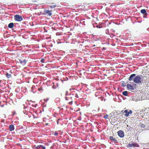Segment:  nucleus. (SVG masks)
<instances>
[{
    "mask_svg": "<svg viewBox=\"0 0 149 149\" xmlns=\"http://www.w3.org/2000/svg\"><path fill=\"white\" fill-rule=\"evenodd\" d=\"M77 92H78L77 91H75L71 92L69 95H66L65 99L69 104L72 105L75 98H78Z\"/></svg>",
    "mask_w": 149,
    "mask_h": 149,
    "instance_id": "obj_1",
    "label": "nucleus"
},
{
    "mask_svg": "<svg viewBox=\"0 0 149 149\" xmlns=\"http://www.w3.org/2000/svg\"><path fill=\"white\" fill-rule=\"evenodd\" d=\"M136 75V74H132L129 77L128 80L129 81L133 80V81L136 84H140L143 81L142 79L143 76L139 75Z\"/></svg>",
    "mask_w": 149,
    "mask_h": 149,
    "instance_id": "obj_2",
    "label": "nucleus"
},
{
    "mask_svg": "<svg viewBox=\"0 0 149 149\" xmlns=\"http://www.w3.org/2000/svg\"><path fill=\"white\" fill-rule=\"evenodd\" d=\"M15 20L17 21H21L23 20L22 16L19 15H16L14 16Z\"/></svg>",
    "mask_w": 149,
    "mask_h": 149,
    "instance_id": "obj_3",
    "label": "nucleus"
},
{
    "mask_svg": "<svg viewBox=\"0 0 149 149\" xmlns=\"http://www.w3.org/2000/svg\"><path fill=\"white\" fill-rule=\"evenodd\" d=\"M123 111H124V113H125V115L126 117L129 116L130 114H131L132 113V111L130 110L129 111H128V110L127 109L125 110L124 111L123 110L121 111V112H123Z\"/></svg>",
    "mask_w": 149,
    "mask_h": 149,
    "instance_id": "obj_4",
    "label": "nucleus"
},
{
    "mask_svg": "<svg viewBox=\"0 0 149 149\" xmlns=\"http://www.w3.org/2000/svg\"><path fill=\"white\" fill-rule=\"evenodd\" d=\"M52 10H49L45 9L44 11V14L47 16H50L52 15Z\"/></svg>",
    "mask_w": 149,
    "mask_h": 149,
    "instance_id": "obj_5",
    "label": "nucleus"
},
{
    "mask_svg": "<svg viewBox=\"0 0 149 149\" xmlns=\"http://www.w3.org/2000/svg\"><path fill=\"white\" fill-rule=\"evenodd\" d=\"M118 136L121 138L123 137L124 136V132L121 130L118 131Z\"/></svg>",
    "mask_w": 149,
    "mask_h": 149,
    "instance_id": "obj_6",
    "label": "nucleus"
},
{
    "mask_svg": "<svg viewBox=\"0 0 149 149\" xmlns=\"http://www.w3.org/2000/svg\"><path fill=\"white\" fill-rule=\"evenodd\" d=\"M129 147H138L139 146L138 144L137 143H132L131 144H129L128 145Z\"/></svg>",
    "mask_w": 149,
    "mask_h": 149,
    "instance_id": "obj_7",
    "label": "nucleus"
},
{
    "mask_svg": "<svg viewBox=\"0 0 149 149\" xmlns=\"http://www.w3.org/2000/svg\"><path fill=\"white\" fill-rule=\"evenodd\" d=\"M19 63L22 64V65H25L26 62V61L25 59L22 60L21 59H19Z\"/></svg>",
    "mask_w": 149,
    "mask_h": 149,
    "instance_id": "obj_8",
    "label": "nucleus"
},
{
    "mask_svg": "<svg viewBox=\"0 0 149 149\" xmlns=\"http://www.w3.org/2000/svg\"><path fill=\"white\" fill-rule=\"evenodd\" d=\"M40 148H42V149H45V147L44 146L42 145H39L35 147V149H38Z\"/></svg>",
    "mask_w": 149,
    "mask_h": 149,
    "instance_id": "obj_9",
    "label": "nucleus"
},
{
    "mask_svg": "<svg viewBox=\"0 0 149 149\" xmlns=\"http://www.w3.org/2000/svg\"><path fill=\"white\" fill-rule=\"evenodd\" d=\"M127 88L129 90V89H130V90H134V88L133 87V86H132L131 84H128L127 86Z\"/></svg>",
    "mask_w": 149,
    "mask_h": 149,
    "instance_id": "obj_10",
    "label": "nucleus"
},
{
    "mask_svg": "<svg viewBox=\"0 0 149 149\" xmlns=\"http://www.w3.org/2000/svg\"><path fill=\"white\" fill-rule=\"evenodd\" d=\"M109 138V139L112 141L114 142H117V140L115 138H114L113 136H110Z\"/></svg>",
    "mask_w": 149,
    "mask_h": 149,
    "instance_id": "obj_11",
    "label": "nucleus"
},
{
    "mask_svg": "<svg viewBox=\"0 0 149 149\" xmlns=\"http://www.w3.org/2000/svg\"><path fill=\"white\" fill-rule=\"evenodd\" d=\"M9 130L11 131H13L14 130V127L13 125H10L9 127Z\"/></svg>",
    "mask_w": 149,
    "mask_h": 149,
    "instance_id": "obj_12",
    "label": "nucleus"
},
{
    "mask_svg": "<svg viewBox=\"0 0 149 149\" xmlns=\"http://www.w3.org/2000/svg\"><path fill=\"white\" fill-rule=\"evenodd\" d=\"M141 13L146 15L147 14L146 13V11L145 9H142L141 10Z\"/></svg>",
    "mask_w": 149,
    "mask_h": 149,
    "instance_id": "obj_13",
    "label": "nucleus"
},
{
    "mask_svg": "<svg viewBox=\"0 0 149 149\" xmlns=\"http://www.w3.org/2000/svg\"><path fill=\"white\" fill-rule=\"evenodd\" d=\"M8 27L9 28H12L14 26V24L13 23H10L8 25Z\"/></svg>",
    "mask_w": 149,
    "mask_h": 149,
    "instance_id": "obj_14",
    "label": "nucleus"
},
{
    "mask_svg": "<svg viewBox=\"0 0 149 149\" xmlns=\"http://www.w3.org/2000/svg\"><path fill=\"white\" fill-rule=\"evenodd\" d=\"M6 76L8 78H9L10 77H12V75L10 74H9L8 73H7L6 74Z\"/></svg>",
    "mask_w": 149,
    "mask_h": 149,
    "instance_id": "obj_15",
    "label": "nucleus"
},
{
    "mask_svg": "<svg viewBox=\"0 0 149 149\" xmlns=\"http://www.w3.org/2000/svg\"><path fill=\"white\" fill-rule=\"evenodd\" d=\"M125 96H127V95L128 94V92L127 91H125L123 92L122 93Z\"/></svg>",
    "mask_w": 149,
    "mask_h": 149,
    "instance_id": "obj_16",
    "label": "nucleus"
},
{
    "mask_svg": "<svg viewBox=\"0 0 149 149\" xmlns=\"http://www.w3.org/2000/svg\"><path fill=\"white\" fill-rule=\"evenodd\" d=\"M141 127L144 128L145 126V125L144 124H140L139 125Z\"/></svg>",
    "mask_w": 149,
    "mask_h": 149,
    "instance_id": "obj_17",
    "label": "nucleus"
},
{
    "mask_svg": "<svg viewBox=\"0 0 149 149\" xmlns=\"http://www.w3.org/2000/svg\"><path fill=\"white\" fill-rule=\"evenodd\" d=\"M56 6V5H52L50 6V8H54Z\"/></svg>",
    "mask_w": 149,
    "mask_h": 149,
    "instance_id": "obj_18",
    "label": "nucleus"
},
{
    "mask_svg": "<svg viewBox=\"0 0 149 149\" xmlns=\"http://www.w3.org/2000/svg\"><path fill=\"white\" fill-rule=\"evenodd\" d=\"M109 115L107 114H106L105 116L104 117V118L106 119H107L109 118Z\"/></svg>",
    "mask_w": 149,
    "mask_h": 149,
    "instance_id": "obj_19",
    "label": "nucleus"
},
{
    "mask_svg": "<svg viewBox=\"0 0 149 149\" xmlns=\"http://www.w3.org/2000/svg\"><path fill=\"white\" fill-rule=\"evenodd\" d=\"M44 61H45V59L43 58L41 59V60L40 61V62L42 63H44L45 62Z\"/></svg>",
    "mask_w": 149,
    "mask_h": 149,
    "instance_id": "obj_20",
    "label": "nucleus"
},
{
    "mask_svg": "<svg viewBox=\"0 0 149 149\" xmlns=\"http://www.w3.org/2000/svg\"><path fill=\"white\" fill-rule=\"evenodd\" d=\"M54 135L55 136H57L58 135V133L57 132H55L54 133Z\"/></svg>",
    "mask_w": 149,
    "mask_h": 149,
    "instance_id": "obj_21",
    "label": "nucleus"
},
{
    "mask_svg": "<svg viewBox=\"0 0 149 149\" xmlns=\"http://www.w3.org/2000/svg\"><path fill=\"white\" fill-rule=\"evenodd\" d=\"M60 120H60V119H58L57 120V124H58H58H59V121Z\"/></svg>",
    "mask_w": 149,
    "mask_h": 149,
    "instance_id": "obj_22",
    "label": "nucleus"
},
{
    "mask_svg": "<svg viewBox=\"0 0 149 149\" xmlns=\"http://www.w3.org/2000/svg\"><path fill=\"white\" fill-rule=\"evenodd\" d=\"M122 86L123 87H125L126 86V84L125 83H124V84H123V83L122 84Z\"/></svg>",
    "mask_w": 149,
    "mask_h": 149,
    "instance_id": "obj_23",
    "label": "nucleus"
},
{
    "mask_svg": "<svg viewBox=\"0 0 149 149\" xmlns=\"http://www.w3.org/2000/svg\"><path fill=\"white\" fill-rule=\"evenodd\" d=\"M52 88H56L55 87H54V85H53V86H52Z\"/></svg>",
    "mask_w": 149,
    "mask_h": 149,
    "instance_id": "obj_24",
    "label": "nucleus"
},
{
    "mask_svg": "<svg viewBox=\"0 0 149 149\" xmlns=\"http://www.w3.org/2000/svg\"><path fill=\"white\" fill-rule=\"evenodd\" d=\"M39 89H40L39 88H38V90L39 91Z\"/></svg>",
    "mask_w": 149,
    "mask_h": 149,
    "instance_id": "obj_25",
    "label": "nucleus"
}]
</instances>
